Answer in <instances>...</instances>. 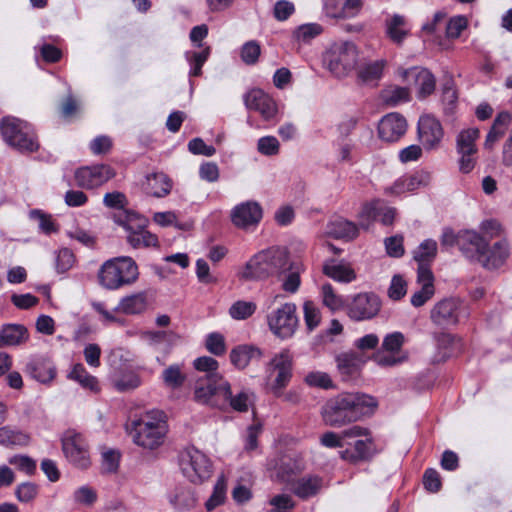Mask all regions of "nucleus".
<instances>
[{
	"label": "nucleus",
	"mask_w": 512,
	"mask_h": 512,
	"mask_svg": "<svg viewBox=\"0 0 512 512\" xmlns=\"http://www.w3.org/2000/svg\"><path fill=\"white\" fill-rule=\"evenodd\" d=\"M291 268L288 253L280 247H270L255 254L239 272L240 279L246 281L280 278Z\"/></svg>",
	"instance_id": "nucleus-1"
},
{
	"label": "nucleus",
	"mask_w": 512,
	"mask_h": 512,
	"mask_svg": "<svg viewBox=\"0 0 512 512\" xmlns=\"http://www.w3.org/2000/svg\"><path fill=\"white\" fill-rule=\"evenodd\" d=\"M458 246L463 255L480 263L486 269H495L504 264L510 256V246L506 239L495 243V249H500V254L488 259L485 252H488V242L475 231H464L459 233Z\"/></svg>",
	"instance_id": "nucleus-2"
},
{
	"label": "nucleus",
	"mask_w": 512,
	"mask_h": 512,
	"mask_svg": "<svg viewBox=\"0 0 512 512\" xmlns=\"http://www.w3.org/2000/svg\"><path fill=\"white\" fill-rule=\"evenodd\" d=\"M138 275L135 261L131 257L123 256L104 262L98 272V279L104 288L115 290L132 284L137 280Z\"/></svg>",
	"instance_id": "nucleus-3"
},
{
	"label": "nucleus",
	"mask_w": 512,
	"mask_h": 512,
	"mask_svg": "<svg viewBox=\"0 0 512 512\" xmlns=\"http://www.w3.org/2000/svg\"><path fill=\"white\" fill-rule=\"evenodd\" d=\"M230 395V383L220 374H206L199 377L193 388L195 402L211 407H221L222 398Z\"/></svg>",
	"instance_id": "nucleus-4"
},
{
	"label": "nucleus",
	"mask_w": 512,
	"mask_h": 512,
	"mask_svg": "<svg viewBox=\"0 0 512 512\" xmlns=\"http://www.w3.org/2000/svg\"><path fill=\"white\" fill-rule=\"evenodd\" d=\"M358 62V50L352 42L332 44L323 55L324 66L336 77L347 76Z\"/></svg>",
	"instance_id": "nucleus-5"
},
{
	"label": "nucleus",
	"mask_w": 512,
	"mask_h": 512,
	"mask_svg": "<svg viewBox=\"0 0 512 512\" xmlns=\"http://www.w3.org/2000/svg\"><path fill=\"white\" fill-rule=\"evenodd\" d=\"M1 132L4 140L21 152H35L39 143L27 122L7 116L1 120Z\"/></svg>",
	"instance_id": "nucleus-6"
},
{
	"label": "nucleus",
	"mask_w": 512,
	"mask_h": 512,
	"mask_svg": "<svg viewBox=\"0 0 512 512\" xmlns=\"http://www.w3.org/2000/svg\"><path fill=\"white\" fill-rule=\"evenodd\" d=\"M266 319L272 334L282 340L293 337L299 327L297 306L293 302H286L272 309Z\"/></svg>",
	"instance_id": "nucleus-7"
},
{
	"label": "nucleus",
	"mask_w": 512,
	"mask_h": 512,
	"mask_svg": "<svg viewBox=\"0 0 512 512\" xmlns=\"http://www.w3.org/2000/svg\"><path fill=\"white\" fill-rule=\"evenodd\" d=\"M167 427L162 419L154 420L151 416L134 421L130 435L135 444L145 449H155L164 442Z\"/></svg>",
	"instance_id": "nucleus-8"
},
{
	"label": "nucleus",
	"mask_w": 512,
	"mask_h": 512,
	"mask_svg": "<svg viewBox=\"0 0 512 512\" xmlns=\"http://www.w3.org/2000/svg\"><path fill=\"white\" fill-rule=\"evenodd\" d=\"M179 463L183 475L194 484L203 483L212 474L210 460L195 447L185 449L180 455Z\"/></svg>",
	"instance_id": "nucleus-9"
},
{
	"label": "nucleus",
	"mask_w": 512,
	"mask_h": 512,
	"mask_svg": "<svg viewBox=\"0 0 512 512\" xmlns=\"http://www.w3.org/2000/svg\"><path fill=\"white\" fill-rule=\"evenodd\" d=\"M350 393H342L328 400L323 407L322 417L326 425L341 427L357 421Z\"/></svg>",
	"instance_id": "nucleus-10"
},
{
	"label": "nucleus",
	"mask_w": 512,
	"mask_h": 512,
	"mask_svg": "<svg viewBox=\"0 0 512 512\" xmlns=\"http://www.w3.org/2000/svg\"><path fill=\"white\" fill-rule=\"evenodd\" d=\"M381 306V300L375 293L361 292L351 298L346 305V313L354 321H366L375 318Z\"/></svg>",
	"instance_id": "nucleus-11"
},
{
	"label": "nucleus",
	"mask_w": 512,
	"mask_h": 512,
	"mask_svg": "<svg viewBox=\"0 0 512 512\" xmlns=\"http://www.w3.org/2000/svg\"><path fill=\"white\" fill-rule=\"evenodd\" d=\"M62 449L66 458L75 466L85 469L90 465L88 445L76 430L65 431L62 437Z\"/></svg>",
	"instance_id": "nucleus-12"
},
{
	"label": "nucleus",
	"mask_w": 512,
	"mask_h": 512,
	"mask_svg": "<svg viewBox=\"0 0 512 512\" xmlns=\"http://www.w3.org/2000/svg\"><path fill=\"white\" fill-rule=\"evenodd\" d=\"M116 175L115 170L105 164L85 166L75 171V181L79 187L94 189L102 186Z\"/></svg>",
	"instance_id": "nucleus-13"
},
{
	"label": "nucleus",
	"mask_w": 512,
	"mask_h": 512,
	"mask_svg": "<svg viewBox=\"0 0 512 512\" xmlns=\"http://www.w3.org/2000/svg\"><path fill=\"white\" fill-rule=\"evenodd\" d=\"M444 136L443 127L432 115H423L418 121V138L426 150L437 149Z\"/></svg>",
	"instance_id": "nucleus-14"
},
{
	"label": "nucleus",
	"mask_w": 512,
	"mask_h": 512,
	"mask_svg": "<svg viewBox=\"0 0 512 512\" xmlns=\"http://www.w3.org/2000/svg\"><path fill=\"white\" fill-rule=\"evenodd\" d=\"M347 445H353V449H345L340 452L343 460L350 463H358L360 461L370 460L375 454L374 440L371 437V432L368 430L367 435L362 437L347 439Z\"/></svg>",
	"instance_id": "nucleus-15"
},
{
	"label": "nucleus",
	"mask_w": 512,
	"mask_h": 512,
	"mask_svg": "<svg viewBox=\"0 0 512 512\" xmlns=\"http://www.w3.org/2000/svg\"><path fill=\"white\" fill-rule=\"evenodd\" d=\"M244 102L248 109L259 112L267 121L273 119L278 111L275 101L260 89H252L246 93Z\"/></svg>",
	"instance_id": "nucleus-16"
},
{
	"label": "nucleus",
	"mask_w": 512,
	"mask_h": 512,
	"mask_svg": "<svg viewBox=\"0 0 512 512\" xmlns=\"http://www.w3.org/2000/svg\"><path fill=\"white\" fill-rule=\"evenodd\" d=\"M407 130L406 119L399 113H389L379 122V137L386 142L399 140Z\"/></svg>",
	"instance_id": "nucleus-17"
},
{
	"label": "nucleus",
	"mask_w": 512,
	"mask_h": 512,
	"mask_svg": "<svg viewBox=\"0 0 512 512\" xmlns=\"http://www.w3.org/2000/svg\"><path fill=\"white\" fill-rule=\"evenodd\" d=\"M262 218V209L257 202L247 201L234 207L231 213L233 224L242 229L256 225Z\"/></svg>",
	"instance_id": "nucleus-18"
},
{
	"label": "nucleus",
	"mask_w": 512,
	"mask_h": 512,
	"mask_svg": "<svg viewBox=\"0 0 512 512\" xmlns=\"http://www.w3.org/2000/svg\"><path fill=\"white\" fill-rule=\"evenodd\" d=\"M263 357V351L259 347L250 344L234 347L229 355L232 365L239 370L245 369L251 363L259 362Z\"/></svg>",
	"instance_id": "nucleus-19"
},
{
	"label": "nucleus",
	"mask_w": 512,
	"mask_h": 512,
	"mask_svg": "<svg viewBox=\"0 0 512 512\" xmlns=\"http://www.w3.org/2000/svg\"><path fill=\"white\" fill-rule=\"evenodd\" d=\"M459 302L444 299L431 310V320L438 326H449L458 322Z\"/></svg>",
	"instance_id": "nucleus-20"
},
{
	"label": "nucleus",
	"mask_w": 512,
	"mask_h": 512,
	"mask_svg": "<svg viewBox=\"0 0 512 512\" xmlns=\"http://www.w3.org/2000/svg\"><path fill=\"white\" fill-rule=\"evenodd\" d=\"M403 77H412L417 88L418 98L424 99L431 95L436 87L434 75L426 68L414 67L403 72Z\"/></svg>",
	"instance_id": "nucleus-21"
},
{
	"label": "nucleus",
	"mask_w": 512,
	"mask_h": 512,
	"mask_svg": "<svg viewBox=\"0 0 512 512\" xmlns=\"http://www.w3.org/2000/svg\"><path fill=\"white\" fill-rule=\"evenodd\" d=\"M149 306L148 294L146 291H140L124 296L119 301L115 312L125 315H138L144 313Z\"/></svg>",
	"instance_id": "nucleus-22"
},
{
	"label": "nucleus",
	"mask_w": 512,
	"mask_h": 512,
	"mask_svg": "<svg viewBox=\"0 0 512 512\" xmlns=\"http://www.w3.org/2000/svg\"><path fill=\"white\" fill-rule=\"evenodd\" d=\"M418 283L421 289L411 297V304L415 307L424 305L434 295V277L429 267L418 269Z\"/></svg>",
	"instance_id": "nucleus-23"
},
{
	"label": "nucleus",
	"mask_w": 512,
	"mask_h": 512,
	"mask_svg": "<svg viewBox=\"0 0 512 512\" xmlns=\"http://www.w3.org/2000/svg\"><path fill=\"white\" fill-rule=\"evenodd\" d=\"M368 434V429L359 425H354L348 429H345L340 434L329 431L325 432L321 438L320 442L323 446L328 448H340L346 444L347 439L362 437L363 435Z\"/></svg>",
	"instance_id": "nucleus-24"
},
{
	"label": "nucleus",
	"mask_w": 512,
	"mask_h": 512,
	"mask_svg": "<svg viewBox=\"0 0 512 512\" xmlns=\"http://www.w3.org/2000/svg\"><path fill=\"white\" fill-rule=\"evenodd\" d=\"M322 271L329 278L342 283H350L356 279L355 271L343 261L328 260L324 263Z\"/></svg>",
	"instance_id": "nucleus-25"
},
{
	"label": "nucleus",
	"mask_w": 512,
	"mask_h": 512,
	"mask_svg": "<svg viewBox=\"0 0 512 512\" xmlns=\"http://www.w3.org/2000/svg\"><path fill=\"white\" fill-rule=\"evenodd\" d=\"M276 478L287 484H294V479L301 472L300 463L290 456H282L274 466Z\"/></svg>",
	"instance_id": "nucleus-26"
},
{
	"label": "nucleus",
	"mask_w": 512,
	"mask_h": 512,
	"mask_svg": "<svg viewBox=\"0 0 512 512\" xmlns=\"http://www.w3.org/2000/svg\"><path fill=\"white\" fill-rule=\"evenodd\" d=\"M144 188L148 194L161 198L170 193L172 182L164 173H153L147 175Z\"/></svg>",
	"instance_id": "nucleus-27"
},
{
	"label": "nucleus",
	"mask_w": 512,
	"mask_h": 512,
	"mask_svg": "<svg viewBox=\"0 0 512 512\" xmlns=\"http://www.w3.org/2000/svg\"><path fill=\"white\" fill-rule=\"evenodd\" d=\"M29 338L28 330L21 324L4 325L0 332V346H15L26 342Z\"/></svg>",
	"instance_id": "nucleus-28"
},
{
	"label": "nucleus",
	"mask_w": 512,
	"mask_h": 512,
	"mask_svg": "<svg viewBox=\"0 0 512 512\" xmlns=\"http://www.w3.org/2000/svg\"><path fill=\"white\" fill-rule=\"evenodd\" d=\"M365 357L357 352H344L336 357L337 368L344 376H352L365 363Z\"/></svg>",
	"instance_id": "nucleus-29"
},
{
	"label": "nucleus",
	"mask_w": 512,
	"mask_h": 512,
	"mask_svg": "<svg viewBox=\"0 0 512 512\" xmlns=\"http://www.w3.org/2000/svg\"><path fill=\"white\" fill-rule=\"evenodd\" d=\"M326 233L336 239L351 240L358 236V227L346 219H337L327 225Z\"/></svg>",
	"instance_id": "nucleus-30"
},
{
	"label": "nucleus",
	"mask_w": 512,
	"mask_h": 512,
	"mask_svg": "<svg viewBox=\"0 0 512 512\" xmlns=\"http://www.w3.org/2000/svg\"><path fill=\"white\" fill-rule=\"evenodd\" d=\"M512 121L511 114L503 111L494 119L493 125L486 136L485 147L491 148L506 132Z\"/></svg>",
	"instance_id": "nucleus-31"
},
{
	"label": "nucleus",
	"mask_w": 512,
	"mask_h": 512,
	"mask_svg": "<svg viewBox=\"0 0 512 512\" xmlns=\"http://www.w3.org/2000/svg\"><path fill=\"white\" fill-rule=\"evenodd\" d=\"M27 371L37 381L48 383L55 378L56 370L53 364L47 360H36L28 364Z\"/></svg>",
	"instance_id": "nucleus-32"
},
{
	"label": "nucleus",
	"mask_w": 512,
	"mask_h": 512,
	"mask_svg": "<svg viewBox=\"0 0 512 512\" xmlns=\"http://www.w3.org/2000/svg\"><path fill=\"white\" fill-rule=\"evenodd\" d=\"M350 398L354 402L353 409L357 413V420L362 416L372 415L378 407V401L371 395L350 393Z\"/></svg>",
	"instance_id": "nucleus-33"
},
{
	"label": "nucleus",
	"mask_w": 512,
	"mask_h": 512,
	"mask_svg": "<svg viewBox=\"0 0 512 512\" xmlns=\"http://www.w3.org/2000/svg\"><path fill=\"white\" fill-rule=\"evenodd\" d=\"M405 25L406 20L401 15H394L389 21H387V35L397 45L402 44L404 39L409 34V31L405 28Z\"/></svg>",
	"instance_id": "nucleus-34"
},
{
	"label": "nucleus",
	"mask_w": 512,
	"mask_h": 512,
	"mask_svg": "<svg viewBox=\"0 0 512 512\" xmlns=\"http://www.w3.org/2000/svg\"><path fill=\"white\" fill-rule=\"evenodd\" d=\"M322 487V480L319 477L302 478L293 484V492L301 497L308 498L315 495Z\"/></svg>",
	"instance_id": "nucleus-35"
},
{
	"label": "nucleus",
	"mask_w": 512,
	"mask_h": 512,
	"mask_svg": "<svg viewBox=\"0 0 512 512\" xmlns=\"http://www.w3.org/2000/svg\"><path fill=\"white\" fill-rule=\"evenodd\" d=\"M437 255V243L432 239L423 241L414 251V259L418 262V269L428 267Z\"/></svg>",
	"instance_id": "nucleus-36"
},
{
	"label": "nucleus",
	"mask_w": 512,
	"mask_h": 512,
	"mask_svg": "<svg viewBox=\"0 0 512 512\" xmlns=\"http://www.w3.org/2000/svg\"><path fill=\"white\" fill-rule=\"evenodd\" d=\"M386 60H376L363 65L358 71V78L364 83H373L378 81L383 74Z\"/></svg>",
	"instance_id": "nucleus-37"
},
{
	"label": "nucleus",
	"mask_w": 512,
	"mask_h": 512,
	"mask_svg": "<svg viewBox=\"0 0 512 512\" xmlns=\"http://www.w3.org/2000/svg\"><path fill=\"white\" fill-rule=\"evenodd\" d=\"M69 377L77 381L83 388L93 392L99 391L97 378L90 375L82 364H75Z\"/></svg>",
	"instance_id": "nucleus-38"
},
{
	"label": "nucleus",
	"mask_w": 512,
	"mask_h": 512,
	"mask_svg": "<svg viewBox=\"0 0 512 512\" xmlns=\"http://www.w3.org/2000/svg\"><path fill=\"white\" fill-rule=\"evenodd\" d=\"M323 32V27L318 23H307L298 26L292 34L293 39L299 44H307Z\"/></svg>",
	"instance_id": "nucleus-39"
},
{
	"label": "nucleus",
	"mask_w": 512,
	"mask_h": 512,
	"mask_svg": "<svg viewBox=\"0 0 512 512\" xmlns=\"http://www.w3.org/2000/svg\"><path fill=\"white\" fill-rule=\"evenodd\" d=\"M30 437L26 433L12 429L9 426L0 428V444L5 446H25L29 443Z\"/></svg>",
	"instance_id": "nucleus-40"
},
{
	"label": "nucleus",
	"mask_w": 512,
	"mask_h": 512,
	"mask_svg": "<svg viewBox=\"0 0 512 512\" xmlns=\"http://www.w3.org/2000/svg\"><path fill=\"white\" fill-rule=\"evenodd\" d=\"M252 397L253 394L247 391H242L236 396H233L232 391L230 390L229 397L221 399L222 402L220 408H224L229 405L235 411L247 412L250 404L252 403Z\"/></svg>",
	"instance_id": "nucleus-41"
},
{
	"label": "nucleus",
	"mask_w": 512,
	"mask_h": 512,
	"mask_svg": "<svg viewBox=\"0 0 512 512\" xmlns=\"http://www.w3.org/2000/svg\"><path fill=\"white\" fill-rule=\"evenodd\" d=\"M127 232V236H137L139 233L147 229L148 220L136 213H127L125 218L120 221Z\"/></svg>",
	"instance_id": "nucleus-42"
},
{
	"label": "nucleus",
	"mask_w": 512,
	"mask_h": 512,
	"mask_svg": "<svg viewBox=\"0 0 512 512\" xmlns=\"http://www.w3.org/2000/svg\"><path fill=\"white\" fill-rule=\"evenodd\" d=\"M381 200H373L363 204L359 212V225L364 229H368L370 224L380 215Z\"/></svg>",
	"instance_id": "nucleus-43"
},
{
	"label": "nucleus",
	"mask_w": 512,
	"mask_h": 512,
	"mask_svg": "<svg viewBox=\"0 0 512 512\" xmlns=\"http://www.w3.org/2000/svg\"><path fill=\"white\" fill-rule=\"evenodd\" d=\"M322 303L331 311H337L346 308L344 299L338 295L333 286L329 283L323 284L321 288Z\"/></svg>",
	"instance_id": "nucleus-44"
},
{
	"label": "nucleus",
	"mask_w": 512,
	"mask_h": 512,
	"mask_svg": "<svg viewBox=\"0 0 512 512\" xmlns=\"http://www.w3.org/2000/svg\"><path fill=\"white\" fill-rule=\"evenodd\" d=\"M226 478L221 475L214 486L213 493L205 503V508L208 512L213 511L216 507L222 505L226 498Z\"/></svg>",
	"instance_id": "nucleus-45"
},
{
	"label": "nucleus",
	"mask_w": 512,
	"mask_h": 512,
	"mask_svg": "<svg viewBox=\"0 0 512 512\" xmlns=\"http://www.w3.org/2000/svg\"><path fill=\"white\" fill-rule=\"evenodd\" d=\"M480 136L477 128L462 130L456 137V150H478L476 140Z\"/></svg>",
	"instance_id": "nucleus-46"
},
{
	"label": "nucleus",
	"mask_w": 512,
	"mask_h": 512,
	"mask_svg": "<svg viewBox=\"0 0 512 512\" xmlns=\"http://www.w3.org/2000/svg\"><path fill=\"white\" fill-rule=\"evenodd\" d=\"M410 92L406 87H389L382 92L383 101L389 106H396L409 100Z\"/></svg>",
	"instance_id": "nucleus-47"
},
{
	"label": "nucleus",
	"mask_w": 512,
	"mask_h": 512,
	"mask_svg": "<svg viewBox=\"0 0 512 512\" xmlns=\"http://www.w3.org/2000/svg\"><path fill=\"white\" fill-rule=\"evenodd\" d=\"M210 54V47H205L202 51L196 52V51H188L186 52L185 56L186 59L191 64V70H190V76L192 77H198L202 74V66L208 59V56Z\"/></svg>",
	"instance_id": "nucleus-48"
},
{
	"label": "nucleus",
	"mask_w": 512,
	"mask_h": 512,
	"mask_svg": "<svg viewBox=\"0 0 512 512\" xmlns=\"http://www.w3.org/2000/svg\"><path fill=\"white\" fill-rule=\"evenodd\" d=\"M304 322L309 332L315 330L321 322L319 307L312 301L307 300L303 304Z\"/></svg>",
	"instance_id": "nucleus-49"
},
{
	"label": "nucleus",
	"mask_w": 512,
	"mask_h": 512,
	"mask_svg": "<svg viewBox=\"0 0 512 512\" xmlns=\"http://www.w3.org/2000/svg\"><path fill=\"white\" fill-rule=\"evenodd\" d=\"M127 242L134 248H150V247H158L159 240L158 237L148 231L147 229L139 233L137 236H127Z\"/></svg>",
	"instance_id": "nucleus-50"
},
{
	"label": "nucleus",
	"mask_w": 512,
	"mask_h": 512,
	"mask_svg": "<svg viewBox=\"0 0 512 512\" xmlns=\"http://www.w3.org/2000/svg\"><path fill=\"white\" fill-rule=\"evenodd\" d=\"M162 378L167 387L178 389L184 384L186 375L181 371L180 366L171 365L163 371Z\"/></svg>",
	"instance_id": "nucleus-51"
},
{
	"label": "nucleus",
	"mask_w": 512,
	"mask_h": 512,
	"mask_svg": "<svg viewBox=\"0 0 512 512\" xmlns=\"http://www.w3.org/2000/svg\"><path fill=\"white\" fill-rule=\"evenodd\" d=\"M458 155V168L463 174H469L478 161V150H456Z\"/></svg>",
	"instance_id": "nucleus-52"
},
{
	"label": "nucleus",
	"mask_w": 512,
	"mask_h": 512,
	"mask_svg": "<svg viewBox=\"0 0 512 512\" xmlns=\"http://www.w3.org/2000/svg\"><path fill=\"white\" fill-rule=\"evenodd\" d=\"M256 311V304L252 301H236L229 309L233 319L244 320L249 318Z\"/></svg>",
	"instance_id": "nucleus-53"
},
{
	"label": "nucleus",
	"mask_w": 512,
	"mask_h": 512,
	"mask_svg": "<svg viewBox=\"0 0 512 512\" xmlns=\"http://www.w3.org/2000/svg\"><path fill=\"white\" fill-rule=\"evenodd\" d=\"M405 342V336L401 332H393L387 334L382 342V350L387 353H396L401 355L403 353L401 348Z\"/></svg>",
	"instance_id": "nucleus-54"
},
{
	"label": "nucleus",
	"mask_w": 512,
	"mask_h": 512,
	"mask_svg": "<svg viewBox=\"0 0 512 512\" xmlns=\"http://www.w3.org/2000/svg\"><path fill=\"white\" fill-rule=\"evenodd\" d=\"M408 358L407 353H396L385 354V351H378L374 354L373 360L377 365L381 367H392L405 362Z\"/></svg>",
	"instance_id": "nucleus-55"
},
{
	"label": "nucleus",
	"mask_w": 512,
	"mask_h": 512,
	"mask_svg": "<svg viewBox=\"0 0 512 512\" xmlns=\"http://www.w3.org/2000/svg\"><path fill=\"white\" fill-rule=\"evenodd\" d=\"M29 216L32 220L38 222L39 228L46 234L57 231V226L54 223L52 216L44 213L41 210L35 209L30 211Z\"/></svg>",
	"instance_id": "nucleus-56"
},
{
	"label": "nucleus",
	"mask_w": 512,
	"mask_h": 512,
	"mask_svg": "<svg viewBox=\"0 0 512 512\" xmlns=\"http://www.w3.org/2000/svg\"><path fill=\"white\" fill-rule=\"evenodd\" d=\"M261 54V47L257 41L246 42L240 51L242 61L247 65L255 64Z\"/></svg>",
	"instance_id": "nucleus-57"
},
{
	"label": "nucleus",
	"mask_w": 512,
	"mask_h": 512,
	"mask_svg": "<svg viewBox=\"0 0 512 512\" xmlns=\"http://www.w3.org/2000/svg\"><path fill=\"white\" fill-rule=\"evenodd\" d=\"M38 495V486L32 482L19 484L15 490L16 498L23 503L32 502Z\"/></svg>",
	"instance_id": "nucleus-58"
},
{
	"label": "nucleus",
	"mask_w": 512,
	"mask_h": 512,
	"mask_svg": "<svg viewBox=\"0 0 512 512\" xmlns=\"http://www.w3.org/2000/svg\"><path fill=\"white\" fill-rule=\"evenodd\" d=\"M140 385V378L133 372L122 374L119 378L114 380V387L120 392L133 390Z\"/></svg>",
	"instance_id": "nucleus-59"
},
{
	"label": "nucleus",
	"mask_w": 512,
	"mask_h": 512,
	"mask_svg": "<svg viewBox=\"0 0 512 512\" xmlns=\"http://www.w3.org/2000/svg\"><path fill=\"white\" fill-rule=\"evenodd\" d=\"M207 350L216 356L223 355L226 352L225 338L220 333H211L206 338Z\"/></svg>",
	"instance_id": "nucleus-60"
},
{
	"label": "nucleus",
	"mask_w": 512,
	"mask_h": 512,
	"mask_svg": "<svg viewBox=\"0 0 512 512\" xmlns=\"http://www.w3.org/2000/svg\"><path fill=\"white\" fill-rule=\"evenodd\" d=\"M344 0H324L323 10L327 17L347 19L344 9Z\"/></svg>",
	"instance_id": "nucleus-61"
},
{
	"label": "nucleus",
	"mask_w": 512,
	"mask_h": 512,
	"mask_svg": "<svg viewBox=\"0 0 512 512\" xmlns=\"http://www.w3.org/2000/svg\"><path fill=\"white\" fill-rule=\"evenodd\" d=\"M468 21L464 16L452 17L446 26V35L448 38L456 39L460 36L461 32L467 28Z\"/></svg>",
	"instance_id": "nucleus-62"
},
{
	"label": "nucleus",
	"mask_w": 512,
	"mask_h": 512,
	"mask_svg": "<svg viewBox=\"0 0 512 512\" xmlns=\"http://www.w3.org/2000/svg\"><path fill=\"white\" fill-rule=\"evenodd\" d=\"M305 382L309 386L328 389L333 386L330 376L325 372H310L305 377Z\"/></svg>",
	"instance_id": "nucleus-63"
},
{
	"label": "nucleus",
	"mask_w": 512,
	"mask_h": 512,
	"mask_svg": "<svg viewBox=\"0 0 512 512\" xmlns=\"http://www.w3.org/2000/svg\"><path fill=\"white\" fill-rule=\"evenodd\" d=\"M407 292L406 281L400 275H394L388 288V296L392 300H399Z\"/></svg>",
	"instance_id": "nucleus-64"
}]
</instances>
